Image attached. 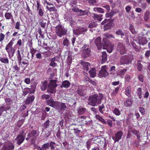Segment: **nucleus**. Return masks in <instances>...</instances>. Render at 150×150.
<instances>
[{
    "label": "nucleus",
    "instance_id": "6",
    "mask_svg": "<svg viewBox=\"0 0 150 150\" xmlns=\"http://www.w3.org/2000/svg\"><path fill=\"white\" fill-rule=\"evenodd\" d=\"M67 32V30L64 28L60 25H58L55 28V32L59 38L66 35Z\"/></svg>",
    "mask_w": 150,
    "mask_h": 150
},
{
    "label": "nucleus",
    "instance_id": "55",
    "mask_svg": "<svg viewBox=\"0 0 150 150\" xmlns=\"http://www.w3.org/2000/svg\"><path fill=\"white\" fill-rule=\"evenodd\" d=\"M113 113L117 116H119L121 114V113L119 110L117 108H115L113 111Z\"/></svg>",
    "mask_w": 150,
    "mask_h": 150
},
{
    "label": "nucleus",
    "instance_id": "11",
    "mask_svg": "<svg viewBox=\"0 0 150 150\" xmlns=\"http://www.w3.org/2000/svg\"><path fill=\"white\" fill-rule=\"evenodd\" d=\"M87 30V29L86 28L80 26L77 27L76 29H74L73 30V33L75 35H79L86 32Z\"/></svg>",
    "mask_w": 150,
    "mask_h": 150
},
{
    "label": "nucleus",
    "instance_id": "29",
    "mask_svg": "<svg viewBox=\"0 0 150 150\" xmlns=\"http://www.w3.org/2000/svg\"><path fill=\"white\" fill-rule=\"evenodd\" d=\"M4 16L6 19L9 20L11 19V20H13L14 21V19L11 13L6 12Z\"/></svg>",
    "mask_w": 150,
    "mask_h": 150
},
{
    "label": "nucleus",
    "instance_id": "57",
    "mask_svg": "<svg viewBox=\"0 0 150 150\" xmlns=\"http://www.w3.org/2000/svg\"><path fill=\"white\" fill-rule=\"evenodd\" d=\"M104 35L105 36V38H115L114 36L112 34H108V33H105V34H104Z\"/></svg>",
    "mask_w": 150,
    "mask_h": 150
},
{
    "label": "nucleus",
    "instance_id": "35",
    "mask_svg": "<svg viewBox=\"0 0 150 150\" xmlns=\"http://www.w3.org/2000/svg\"><path fill=\"white\" fill-rule=\"evenodd\" d=\"M98 109L100 113L102 114H103L104 112L105 111L104 105L103 104L101 105H99Z\"/></svg>",
    "mask_w": 150,
    "mask_h": 150
},
{
    "label": "nucleus",
    "instance_id": "46",
    "mask_svg": "<svg viewBox=\"0 0 150 150\" xmlns=\"http://www.w3.org/2000/svg\"><path fill=\"white\" fill-rule=\"evenodd\" d=\"M38 15L40 17H42L44 15L45 11L44 10V8H41L38 10Z\"/></svg>",
    "mask_w": 150,
    "mask_h": 150
},
{
    "label": "nucleus",
    "instance_id": "5",
    "mask_svg": "<svg viewBox=\"0 0 150 150\" xmlns=\"http://www.w3.org/2000/svg\"><path fill=\"white\" fill-rule=\"evenodd\" d=\"M13 44V41L11 40L7 44L5 47V50L8 53V56L10 58L11 57H12L14 56L15 52V50L12 48Z\"/></svg>",
    "mask_w": 150,
    "mask_h": 150
},
{
    "label": "nucleus",
    "instance_id": "49",
    "mask_svg": "<svg viewBox=\"0 0 150 150\" xmlns=\"http://www.w3.org/2000/svg\"><path fill=\"white\" fill-rule=\"evenodd\" d=\"M88 11H86L84 10L83 11L81 9H80L79 12V15L80 16H83L87 15L88 14Z\"/></svg>",
    "mask_w": 150,
    "mask_h": 150
},
{
    "label": "nucleus",
    "instance_id": "48",
    "mask_svg": "<svg viewBox=\"0 0 150 150\" xmlns=\"http://www.w3.org/2000/svg\"><path fill=\"white\" fill-rule=\"evenodd\" d=\"M77 93L79 96H84L85 95L83 90L81 88H79L78 89Z\"/></svg>",
    "mask_w": 150,
    "mask_h": 150
},
{
    "label": "nucleus",
    "instance_id": "10",
    "mask_svg": "<svg viewBox=\"0 0 150 150\" xmlns=\"http://www.w3.org/2000/svg\"><path fill=\"white\" fill-rule=\"evenodd\" d=\"M123 132L120 130L117 132L115 134V136H112V139L114 140V143L118 142L121 139L123 136Z\"/></svg>",
    "mask_w": 150,
    "mask_h": 150
},
{
    "label": "nucleus",
    "instance_id": "59",
    "mask_svg": "<svg viewBox=\"0 0 150 150\" xmlns=\"http://www.w3.org/2000/svg\"><path fill=\"white\" fill-rule=\"evenodd\" d=\"M50 122V121L49 120H47L43 124V127L45 129L48 128Z\"/></svg>",
    "mask_w": 150,
    "mask_h": 150
},
{
    "label": "nucleus",
    "instance_id": "47",
    "mask_svg": "<svg viewBox=\"0 0 150 150\" xmlns=\"http://www.w3.org/2000/svg\"><path fill=\"white\" fill-rule=\"evenodd\" d=\"M73 130L74 131V133L77 137H79V134L81 132V130L78 128H74Z\"/></svg>",
    "mask_w": 150,
    "mask_h": 150
},
{
    "label": "nucleus",
    "instance_id": "30",
    "mask_svg": "<svg viewBox=\"0 0 150 150\" xmlns=\"http://www.w3.org/2000/svg\"><path fill=\"white\" fill-rule=\"evenodd\" d=\"M115 33L118 36H120L121 38H122L125 35V33L121 29L117 30L116 31Z\"/></svg>",
    "mask_w": 150,
    "mask_h": 150
},
{
    "label": "nucleus",
    "instance_id": "39",
    "mask_svg": "<svg viewBox=\"0 0 150 150\" xmlns=\"http://www.w3.org/2000/svg\"><path fill=\"white\" fill-rule=\"evenodd\" d=\"M55 101H54L53 100L52 98L46 101L47 104L49 106L52 107H53Z\"/></svg>",
    "mask_w": 150,
    "mask_h": 150
},
{
    "label": "nucleus",
    "instance_id": "51",
    "mask_svg": "<svg viewBox=\"0 0 150 150\" xmlns=\"http://www.w3.org/2000/svg\"><path fill=\"white\" fill-rule=\"evenodd\" d=\"M72 59L71 55L70 54H68L67 61L68 65H69L71 63Z\"/></svg>",
    "mask_w": 150,
    "mask_h": 150
},
{
    "label": "nucleus",
    "instance_id": "1",
    "mask_svg": "<svg viewBox=\"0 0 150 150\" xmlns=\"http://www.w3.org/2000/svg\"><path fill=\"white\" fill-rule=\"evenodd\" d=\"M103 98V96L100 93L90 96L88 98V103L89 105L95 106L101 103Z\"/></svg>",
    "mask_w": 150,
    "mask_h": 150
},
{
    "label": "nucleus",
    "instance_id": "18",
    "mask_svg": "<svg viewBox=\"0 0 150 150\" xmlns=\"http://www.w3.org/2000/svg\"><path fill=\"white\" fill-rule=\"evenodd\" d=\"M147 42L146 38L142 37H139L137 42L139 45H144Z\"/></svg>",
    "mask_w": 150,
    "mask_h": 150
},
{
    "label": "nucleus",
    "instance_id": "53",
    "mask_svg": "<svg viewBox=\"0 0 150 150\" xmlns=\"http://www.w3.org/2000/svg\"><path fill=\"white\" fill-rule=\"evenodd\" d=\"M61 102L58 101H55L53 107L56 109L58 110L59 106Z\"/></svg>",
    "mask_w": 150,
    "mask_h": 150
},
{
    "label": "nucleus",
    "instance_id": "8",
    "mask_svg": "<svg viewBox=\"0 0 150 150\" xmlns=\"http://www.w3.org/2000/svg\"><path fill=\"white\" fill-rule=\"evenodd\" d=\"M108 73L106 71V66H103L99 71L98 76L99 78H105L108 75Z\"/></svg>",
    "mask_w": 150,
    "mask_h": 150
},
{
    "label": "nucleus",
    "instance_id": "4",
    "mask_svg": "<svg viewBox=\"0 0 150 150\" xmlns=\"http://www.w3.org/2000/svg\"><path fill=\"white\" fill-rule=\"evenodd\" d=\"M91 51L89 46L84 45L81 48V56L83 58H86L91 56Z\"/></svg>",
    "mask_w": 150,
    "mask_h": 150
},
{
    "label": "nucleus",
    "instance_id": "28",
    "mask_svg": "<svg viewBox=\"0 0 150 150\" xmlns=\"http://www.w3.org/2000/svg\"><path fill=\"white\" fill-rule=\"evenodd\" d=\"M89 72L91 77L94 78L95 77L96 74V70L95 68H92L90 70Z\"/></svg>",
    "mask_w": 150,
    "mask_h": 150
},
{
    "label": "nucleus",
    "instance_id": "19",
    "mask_svg": "<svg viewBox=\"0 0 150 150\" xmlns=\"http://www.w3.org/2000/svg\"><path fill=\"white\" fill-rule=\"evenodd\" d=\"M56 91V88L50 85H48L47 92L49 94L55 93Z\"/></svg>",
    "mask_w": 150,
    "mask_h": 150
},
{
    "label": "nucleus",
    "instance_id": "17",
    "mask_svg": "<svg viewBox=\"0 0 150 150\" xmlns=\"http://www.w3.org/2000/svg\"><path fill=\"white\" fill-rule=\"evenodd\" d=\"M38 135L36 131L33 130L30 133H29L28 134L27 137H30L31 138H32L33 139H35L37 137Z\"/></svg>",
    "mask_w": 150,
    "mask_h": 150
},
{
    "label": "nucleus",
    "instance_id": "33",
    "mask_svg": "<svg viewBox=\"0 0 150 150\" xmlns=\"http://www.w3.org/2000/svg\"><path fill=\"white\" fill-rule=\"evenodd\" d=\"M63 45L66 47H68L70 44V42L69 40L67 38H65L63 40Z\"/></svg>",
    "mask_w": 150,
    "mask_h": 150
},
{
    "label": "nucleus",
    "instance_id": "2",
    "mask_svg": "<svg viewBox=\"0 0 150 150\" xmlns=\"http://www.w3.org/2000/svg\"><path fill=\"white\" fill-rule=\"evenodd\" d=\"M57 146V144L52 141H51L49 143H46L42 145V146L36 145L35 148L38 150H49L50 148L51 150H55Z\"/></svg>",
    "mask_w": 150,
    "mask_h": 150
},
{
    "label": "nucleus",
    "instance_id": "7",
    "mask_svg": "<svg viewBox=\"0 0 150 150\" xmlns=\"http://www.w3.org/2000/svg\"><path fill=\"white\" fill-rule=\"evenodd\" d=\"M116 50L120 54L122 55L126 53L127 51L125 45L122 42H119L118 43Z\"/></svg>",
    "mask_w": 150,
    "mask_h": 150
},
{
    "label": "nucleus",
    "instance_id": "14",
    "mask_svg": "<svg viewBox=\"0 0 150 150\" xmlns=\"http://www.w3.org/2000/svg\"><path fill=\"white\" fill-rule=\"evenodd\" d=\"M94 42L98 50H100L102 48V44L100 37H98L95 39Z\"/></svg>",
    "mask_w": 150,
    "mask_h": 150
},
{
    "label": "nucleus",
    "instance_id": "31",
    "mask_svg": "<svg viewBox=\"0 0 150 150\" xmlns=\"http://www.w3.org/2000/svg\"><path fill=\"white\" fill-rule=\"evenodd\" d=\"M107 54L106 52H103L102 53V59L101 63L103 64L107 60Z\"/></svg>",
    "mask_w": 150,
    "mask_h": 150
},
{
    "label": "nucleus",
    "instance_id": "13",
    "mask_svg": "<svg viewBox=\"0 0 150 150\" xmlns=\"http://www.w3.org/2000/svg\"><path fill=\"white\" fill-rule=\"evenodd\" d=\"M59 57L58 56L51 58L50 66H57L59 63Z\"/></svg>",
    "mask_w": 150,
    "mask_h": 150
},
{
    "label": "nucleus",
    "instance_id": "9",
    "mask_svg": "<svg viewBox=\"0 0 150 150\" xmlns=\"http://www.w3.org/2000/svg\"><path fill=\"white\" fill-rule=\"evenodd\" d=\"M131 132H132L134 135H136L137 139L139 140L140 141V138L141 137V133L139 131L136 130L133 128L130 127L129 128L128 130V135Z\"/></svg>",
    "mask_w": 150,
    "mask_h": 150
},
{
    "label": "nucleus",
    "instance_id": "38",
    "mask_svg": "<svg viewBox=\"0 0 150 150\" xmlns=\"http://www.w3.org/2000/svg\"><path fill=\"white\" fill-rule=\"evenodd\" d=\"M132 101L131 98L127 99L126 102L125 103L124 105L127 107H129L132 104Z\"/></svg>",
    "mask_w": 150,
    "mask_h": 150
},
{
    "label": "nucleus",
    "instance_id": "43",
    "mask_svg": "<svg viewBox=\"0 0 150 150\" xmlns=\"http://www.w3.org/2000/svg\"><path fill=\"white\" fill-rule=\"evenodd\" d=\"M86 146L88 150H89L91 148L92 144V140L91 139H89L86 142Z\"/></svg>",
    "mask_w": 150,
    "mask_h": 150
},
{
    "label": "nucleus",
    "instance_id": "58",
    "mask_svg": "<svg viewBox=\"0 0 150 150\" xmlns=\"http://www.w3.org/2000/svg\"><path fill=\"white\" fill-rule=\"evenodd\" d=\"M85 79H86V80L90 82V83H91L93 85H94V86L96 85V83L95 81H93L91 80L89 78L87 77L85 78Z\"/></svg>",
    "mask_w": 150,
    "mask_h": 150
},
{
    "label": "nucleus",
    "instance_id": "40",
    "mask_svg": "<svg viewBox=\"0 0 150 150\" xmlns=\"http://www.w3.org/2000/svg\"><path fill=\"white\" fill-rule=\"evenodd\" d=\"M150 15V11H147L146 12L144 16V19L145 21H147L149 18Z\"/></svg>",
    "mask_w": 150,
    "mask_h": 150
},
{
    "label": "nucleus",
    "instance_id": "64",
    "mask_svg": "<svg viewBox=\"0 0 150 150\" xmlns=\"http://www.w3.org/2000/svg\"><path fill=\"white\" fill-rule=\"evenodd\" d=\"M44 53L45 57H49L51 54V52L49 50L48 51H45Z\"/></svg>",
    "mask_w": 150,
    "mask_h": 150
},
{
    "label": "nucleus",
    "instance_id": "56",
    "mask_svg": "<svg viewBox=\"0 0 150 150\" xmlns=\"http://www.w3.org/2000/svg\"><path fill=\"white\" fill-rule=\"evenodd\" d=\"M115 14L114 12H111L109 13H106L105 14V16L107 18H111Z\"/></svg>",
    "mask_w": 150,
    "mask_h": 150
},
{
    "label": "nucleus",
    "instance_id": "37",
    "mask_svg": "<svg viewBox=\"0 0 150 150\" xmlns=\"http://www.w3.org/2000/svg\"><path fill=\"white\" fill-rule=\"evenodd\" d=\"M93 11L96 12L103 13L104 12V10L100 7H95L93 8Z\"/></svg>",
    "mask_w": 150,
    "mask_h": 150
},
{
    "label": "nucleus",
    "instance_id": "63",
    "mask_svg": "<svg viewBox=\"0 0 150 150\" xmlns=\"http://www.w3.org/2000/svg\"><path fill=\"white\" fill-rule=\"evenodd\" d=\"M5 37V35L4 34L2 33H0V42L1 43L2 42V41L4 40Z\"/></svg>",
    "mask_w": 150,
    "mask_h": 150
},
{
    "label": "nucleus",
    "instance_id": "20",
    "mask_svg": "<svg viewBox=\"0 0 150 150\" xmlns=\"http://www.w3.org/2000/svg\"><path fill=\"white\" fill-rule=\"evenodd\" d=\"M103 15L94 13L93 16V19L96 21H101L102 19Z\"/></svg>",
    "mask_w": 150,
    "mask_h": 150
},
{
    "label": "nucleus",
    "instance_id": "42",
    "mask_svg": "<svg viewBox=\"0 0 150 150\" xmlns=\"http://www.w3.org/2000/svg\"><path fill=\"white\" fill-rule=\"evenodd\" d=\"M96 117L97 119H98L99 121L103 124H106L107 122L105 120L103 117L100 116L99 115H97Z\"/></svg>",
    "mask_w": 150,
    "mask_h": 150
},
{
    "label": "nucleus",
    "instance_id": "3",
    "mask_svg": "<svg viewBox=\"0 0 150 150\" xmlns=\"http://www.w3.org/2000/svg\"><path fill=\"white\" fill-rule=\"evenodd\" d=\"M133 59V56L132 54L123 56L121 58L119 64L120 65L129 64L131 62Z\"/></svg>",
    "mask_w": 150,
    "mask_h": 150
},
{
    "label": "nucleus",
    "instance_id": "52",
    "mask_svg": "<svg viewBox=\"0 0 150 150\" xmlns=\"http://www.w3.org/2000/svg\"><path fill=\"white\" fill-rule=\"evenodd\" d=\"M4 100L6 104L8 105H11L12 103V100L10 98H5Z\"/></svg>",
    "mask_w": 150,
    "mask_h": 150
},
{
    "label": "nucleus",
    "instance_id": "23",
    "mask_svg": "<svg viewBox=\"0 0 150 150\" xmlns=\"http://www.w3.org/2000/svg\"><path fill=\"white\" fill-rule=\"evenodd\" d=\"M48 82L47 81H42L40 84V88L42 91H44L47 88Z\"/></svg>",
    "mask_w": 150,
    "mask_h": 150
},
{
    "label": "nucleus",
    "instance_id": "32",
    "mask_svg": "<svg viewBox=\"0 0 150 150\" xmlns=\"http://www.w3.org/2000/svg\"><path fill=\"white\" fill-rule=\"evenodd\" d=\"M57 81V80H51L50 81L48 85L56 88L57 86V85L56 84Z\"/></svg>",
    "mask_w": 150,
    "mask_h": 150
},
{
    "label": "nucleus",
    "instance_id": "12",
    "mask_svg": "<svg viewBox=\"0 0 150 150\" xmlns=\"http://www.w3.org/2000/svg\"><path fill=\"white\" fill-rule=\"evenodd\" d=\"M14 148V146L11 142L8 141L4 144L0 150H12Z\"/></svg>",
    "mask_w": 150,
    "mask_h": 150
},
{
    "label": "nucleus",
    "instance_id": "22",
    "mask_svg": "<svg viewBox=\"0 0 150 150\" xmlns=\"http://www.w3.org/2000/svg\"><path fill=\"white\" fill-rule=\"evenodd\" d=\"M55 45V43L54 41H51L50 44L49 46L43 47V48L46 50H52L55 48L54 46Z\"/></svg>",
    "mask_w": 150,
    "mask_h": 150
},
{
    "label": "nucleus",
    "instance_id": "60",
    "mask_svg": "<svg viewBox=\"0 0 150 150\" xmlns=\"http://www.w3.org/2000/svg\"><path fill=\"white\" fill-rule=\"evenodd\" d=\"M47 8L50 11H54L56 12L57 11V9L55 7H49L47 6Z\"/></svg>",
    "mask_w": 150,
    "mask_h": 150
},
{
    "label": "nucleus",
    "instance_id": "45",
    "mask_svg": "<svg viewBox=\"0 0 150 150\" xmlns=\"http://www.w3.org/2000/svg\"><path fill=\"white\" fill-rule=\"evenodd\" d=\"M88 3L92 6H97V2L96 0H86Z\"/></svg>",
    "mask_w": 150,
    "mask_h": 150
},
{
    "label": "nucleus",
    "instance_id": "62",
    "mask_svg": "<svg viewBox=\"0 0 150 150\" xmlns=\"http://www.w3.org/2000/svg\"><path fill=\"white\" fill-rule=\"evenodd\" d=\"M127 71V69H121L119 71L118 74L120 75H123L125 74Z\"/></svg>",
    "mask_w": 150,
    "mask_h": 150
},
{
    "label": "nucleus",
    "instance_id": "41",
    "mask_svg": "<svg viewBox=\"0 0 150 150\" xmlns=\"http://www.w3.org/2000/svg\"><path fill=\"white\" fill-rule=\"evenodd\" d=\"M39 21L40 24L41 25V27L43 28H45L46 23V20L45 19H41L39 20Z\"/></svg>",
    "mask_w": 150,
    "mask_h": 150
},
{
    "label": "nucleus",
    "instance_id": "16",
    "mask_svg": "<svg viewBox=\"0 0 150 150\" xmlns=\"http://www.w3.org/2000/svg\"><path fill=\"white\" fill-rule=\"evenodd\" d=\"M35 97L34 95H29L25 101V103L26 104H28L33 102L34 100Z\"/></svg>",
    "mask_w": 150,
    "mask_h": 150
},
{
    "label": "nucleus",
    "instance_id": "36",
    "mask_svg": "<svg viewBox=\"0 0 150 150\" xmlns=\"http://www.w3.org/2000/svg\"><path fill=\"white\" fill-rule=\"evenodd\" d=\"M129 27L130 30L132 34H135L137 33L134 28V26L131 24H129Z\"/></svg>",
    "mask_w": 150,
    "mask_h": 150
},
{
    "label": "nucleus",
    "instance_id": "34",
    "mask_svg": "<svg viewBox=\"0 0 150 150\" xmlns=\"http://www.w3.org/2000/svg\"><path fill=\"white\" fill-rule=\"evenodd\" d=\"M131 87L130 86H128L126 88L125 91V94L128 96L130 97L131 96Z\"/></svg>",
    "mask_w": 150,
    "mask_h": 150
},
{
    "label": "nucleus",
    "instance_id": "24",
    "mask_svg": "<svg viewBox=\"0 0 150 150\" xmlns=\"http://www.w3.org/2000/svg\"><path fill=\"white\" fill-rule=\"evenodd\" d=\"M70 83L69 81L65 80L62 82V85H60V87L61 88L63 87L68 88L70 86Z\"/></svg>",
    "mask_w": 150,
    "mask_h": 150
},
{
    "label": "nucleus",
    "instance_id": "25",
    "mask_svg": "<svg viewBox=\"0 0 150 150\" xmlns=\"http://www.w3.org/2000/svg\"><path fill=\"white\" fill-rule=\"evenodd\" d=\"M113 20L111 19H105L101 23V25H112V23L113 22Z\"/></svg>",
    "mask_w": 150,
    "mask_h": 150
},
{
    "label": "nucleus",
    "instance_id": "44",
    "mask_svg": "<svg viewBox=\"0 0 150 150\" xmlns=\"http://www.w3.org/2000/svg\"><path fill=\"white\" fill-rule=\"evenodd\" d=\"M0 61L8 65L9 64V60L7 58H2L0 59Z\"/></svg>",
    "mask_w": 150,
    "mask_h": 150
},
{
    "label": "nucleus",
    "instance_id": "21",
    "mask_svg": "<svg viewBox=\"0 0 150 150\" xmlns=\"http://www.w3.org/2000/svg\"><path fill=\"white\" fill-rule=\"evenodd\" d=\"M35 91V90H33V92H32L30 88H24L23 91L22 95L23 96H25L28 94L29 93H30V94H31L33 93H34Z\"/></svg>",
    "mask_w": 150,
    "mask_h": 150
},
{
    "label": "nucleus",
    "instance_id": "27",
    "mask_svg": "<svg viewBox=\"0 0 150 150\" xmlns=\"http://www.w3.org/2000/svg\"><path fill=\"white\" fill-rule=\"evenodd\" d=\"M67 108V107L64 103H61L59 105L58 110L59 111L61 110H64Z\"/></svg>",
    "mask_w": 150,
    "mask_h": 150
},
{
    "label": "nucleus",
    "instance_id": "54",
    "mask_svg": "<svg viewBox=\"0 0 150 150\" xmlns=\"http://www.w3.org/2000/svg\"><path fill=\"white\" fill-rule=\"evenodd\" d=\"M86 111V109L85 108H81L78 111V112L80 115H82Z\"/></svg>",
    "mask_w": 150,
    "mask_h": 150
},
{
    "label": "nucleus",
    "instance_id": "50",
    "mask_svg": "<svg viewBox=\"0 0 150 150\" xmlns=\"http://www.w3.org/2000/svg\"><path fill=\"white\" fill-rule=\"evenodd\" d=\"M119 87H117L115 88V90L111 93V95L112 96H115L116 94L118 93L119 90Z\"/></svg>",
    "mask_w": 150,
    "mask_h": 150
},
{
    "label": "nucleus",
    "instance_id": "15",
    "mask_svg": "<svg viewBox=\"0 0 150 150\" xmlns=\"http://www.w3.org/2000/svg\"><path fill=\"white\" fill-rule=\"evenodd\" d=\"M25 137L18 135L15 140L17 141V144L18 145H21L25 140Z\"/></svg>",
    "mask_w": 150,
    "mask_h": 150
},
{
    "label": "nucleus",
    "instance_id": "26",
    "mask_svg": "<svg viewBox=\"0 0 150 150\" xmlns=\"http://www.w3.org/2000/svg\"><path fill=\"white\" fill-rule=\"evenodd\" d=\"M131 44L136 51L139 52L140 50L141 49V47L140 46L137 45L134 42H132L131 43Z\"/></svg>",
    "mask_w": 150,
    "mask_h": 150
},
{
    "label": "nucleus",
    "instance_id": "61",
    "mask_svg": "<svg viewBox=\"0 0 150 150\" xmlns=\"http://www.w3.org/2000/svg\"><path fill=\"white\" fill-rule=\"evenodd\" d=\"M80 64L82 66H90L89 62H86L84 60H81Z\"/></svg>",
    "mask_w": 150,
    "mask_h": 150
}]
</instances>
